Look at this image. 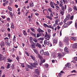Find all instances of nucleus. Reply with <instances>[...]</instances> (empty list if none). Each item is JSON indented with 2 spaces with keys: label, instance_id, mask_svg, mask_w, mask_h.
Here are the masks:
<instances>
[{
  "label": "nucleus",
  "instance_id": "27",
  "mask_svg": "<svg viewBox=\"0 0 77 77\" xmlns=\"http://www.w3.org/2000/svg\"><path fill=\"white\" fill-rule=\"evenodd\" d=\"M72 21H69L67 22V24L68 25V26H69V25H70V24H72Z\"/></svg>",
  "mask_w": 77,
  "mask_h": 77
},
{
  "label": "nucleus",
  "instance_id": "6",
  "mask_svg": "<svg viewBox=\"0 0 77 77\" xmlns=\"http://www.w3.org/2000/svg\"><path fill=\"white\" fill-rule=\"evenodd\" d=\"M30 43H31V45L32 46V48H35V43L33 42H31Z\"/></svg>",
  "mask_w": 77,
  "mask_h": 77
},
{
  "label": "nucleus",
  "instance_id": "7",
  "mask_svg": "<svg viewBox=\"0 0 77 77\" xmlns=\"http://www.w3.org/2000/svg\"><path fill=\"white\" fill-rule=\"evenodd\" d=\"M64 51L66 52V53H69V51H68V49L67 47H66L64 48Z\"/></svg>",
  "mask_w": 77,
  "mask_h": 77
},
{
  "label": "nucleus",
  "instance_id": "21",
  "mask_svg": "<svg viewBox=\"0 0 77 77\" xmlns=\"http://www.w3.org/2000/svg\"><path fill=\"white\" fill-rule=\"evenodd\" d=\"M23 33L24 36H26L27 35V33L26 32V31L23 30Z\"/></svg>",
  "mask_w": 77,
  "mask_h": 77
},
{
  "label": "nucleus",
  "instance_id": "63",
  "mask_svg": "<svg viewBox=\"0 0 77 77\" xmlns=\"http://www.w3.org/2000/svg\"><path fill=\"white\" fill-rule=\"evenodd\" d=\"M67 20L66 18H65L64 20V23H66V20Z\"/></svg>",
  "mask_w": 77,
  "mask_h": 77
},
{
  "label": "nucleus",
  "instance_id": "59",
  "mask_svg": "<svg viewBox=\"0 0 77 77\" xmlns=\"http://www.w3.org/2000/svg\"><path fill=\"white\" fill-rule=\"evenodd\" d=\"M9 14L11 16H13V14H12V12L10 11Z\"/></svg>",
  "mask_w": 77,
  "mask_h": 77
},
{
  "label": "nucleus",
  "instance_id": "60",
  "mask_svg": "<svg viewBox=\"0 0 77 77\" xmlns=\"http://www.w3.org/2000/svg\"><path fill=\"white\" fill-rule=\"evenodd\" d=\"M74 59L75 60H76V61H77V57H74Z\"/></svg>",
  "mask_w": 77,
  "mask_h": 77
},
{
  "label": "nucleus",
  "instance_id": "10",
  "mask_svg": "<svg viewBox=\"0 0 77 77\" xmlns=\"http://www.w3.org/2000/svg\"><path fill=\"white\" fill-rule=\"evenodd\" d=\"M67 11L69 12H70L72 11V9L71 7H69L67 9Z\"/></svg>",
  "mask_w": 77,
  "mask_h": 77
},
{
  "label": "nucleus",
  "instance_id": "5",
  "mask_svg": "<svg viewBox=\"0 0 77 77\" xmlns=\"http://www.w3.org/2000/svg\"><path fill=\"white\" fill-rule=\"evenodd\" d=\"M68 41H69V39H68V37H65L64 40V42H66V43H67L68 44Z\"/></svg>",
  "mask_w": 77,
  "mask_h": 77
},
{
  "label": "nucleus",
  "instance_id": "31",
  "mask_svg": "<svg viewBox=\"0 0 77 77\" xmlns=\"http://www.w3.org/2000/svg\"><path fill=\"white\" fill-rule=\"evenodd\" d=\"M47 30L48 33H51V30L50 29L48 28L47 29Z\"/></svg>",
  "mask_w": 77,
  "mask_h": 77
},
{
  "label": "nucleus",
  "instance_id": "39",
  "mask_svg": "<svg viewBox=\"0 0 77 77\" xmlns=\"http://www.w3.org/2000/svg\"><path fill=\"white\" fill-rule=\"evenodd\" d=\"M55 8H56L57 10H59L60 9V7L58 5L56 6Z\"/></svg>",
  "mask_w": 77,
  "mask_h": 77
},
{
  "label": "nucleus",
  "instance_id": "46",
  "mask_svg": "<svg viewBox=\"0 0 77 77\" xmlns=\"http://www.w3.org/2000/svg\"><path fill=\"white\" fill-rule=\"evenodd\" d=\"M3 2L5 3L6 4H8V1H6V0H3Z\"/></svg>",
  "mask_w": 77,
  "mask_h": 77
},
{
  "label": "nucleus",
  "instance_id": "42",
  "mask_svg": "<svg viewBox=\"0 0 77 77\" xmlns=\"http://www.w3.org/2000/svg\"><path fill=\"white\" fill-rule=\"evenodd\" d=\"M47 42H48V41H47V40H45V41H44V45H46V44L47 45Z\"/></svg>",
  "mask_w": 77,
  "mask_h": 77
},
{
  "label": "nucleus",
  "instance_id": "28",
  "mask_svg": "<svg viewBox=\"0 0 77 77\" xmlns=\"http://www.w3.org/2000/svg\"><path fill=\"white\" fill-rule=\"evenodd\" d=\"M30 57H31L33 60H35V58L33 56V55H30Z\"/></svg>",
  "mask_w": 77,
  "mask_h": 77
},
{
  "label": "nucleus",
  "instance_id": "18",
  "mask_svg": "<svg viewBox=\"0 0 77 77\" xmlns=\"http://www.w3.org/2000/svg\"><path fill=\"white\" fill-rule=\"evenodd\" d=\"M59 45L60 47H62L63 46V43H62V42H61L60 41L59 42Z\"/></svg>",
  "mask_w": 77,
  "mask_h": 77
},
{
  "label": "nucleus",
  "instance_id": "48",
  "mask_svg": "<svg viewBox=\"0 0 77 77\" xmlns=\"http://www.w3.org/2000/svg\"><path fill=\"white\" fill-rule=\"evenodd\" d=\"M52 57H53V58H55L56 57V55L55 54H54L52 55Z\"/></svg>",
  "mask_w": 77,
  "mask_h": 77
},
{
  "label": "nucleus",
  "instance_id": "41",
  "mask_svg": "<svg viewBox=\"0 0 77 77\" xmlns=\"http://www.w3.org/2000/svg\"><path fill=\"white\" fill-rule=\"evenodd\" d=\"M7 21H8L9 23H10V21H11V19H10L9 17H8L7 18Z\"/></svg>",
  "mask_w": 77,
  "mask_h": 77
},
{
  "label": "nucleus",
  "instance_id": "47",
  "mask_svg": "<svg viewBox=\"0 0 77 77\" xmlns=\"http://www.w3.org/2000/svg\"><path fill=\"white\" fill-rule=\"evenodd\" d=\"M7 60L8 62H12V60H11L9 58L7 59Z\"/></svg>",
  "mask_w": 77,
  "mask_h": 77
},
{
  "label": "nucleus",
  "instance_id": "54",
  "mask_svg": "<svg viewBox=\"0 0 77 77\" xmlns=\"http://www.w3.org/2000/svg\"><path fill=\"white\" fill-rule=\"evenodd\" d=\"M38 39L40 40V41H43V40H44V38L41 37L39 38Z\"/></svg>",
  "mask_w": 77,
  "mask_h": 77
},
{
  "label": "nucleus",
  "instance_id": "15",
  "mask_svg": "<svg viewBox=\"0 0 77 77\" xmlns=\"http://www.w3.org/2000/svg\"><path fill=\"white\" fill-rule=\"evenodd\" d=\"M36 46L38 47L39 48H41V45L38 43H37L36 45Z\"/></svg>",
  "mask_w": 77,
  "mask_h": 77
},
{
  "label": "nucleus",
  "instance_id": "22",
  "mask_svg": "<svg viewBox=\"0 0 77 77\" xmlns=\"http://www.w3.org/2000/svg\"><path fill=\"white\" fill-rule=\"evenodd\" d=\"M30 29L32 31V32H33V33H35V30L33 28L31 27Z\"/></svg>",
  "mask_w": 77,
  "mask_h": 77
},
{
  "label": "nucleus",
  "instance_id": "32",
  "mask_svg": "<svg viewBox=\"0 0 77 77\" xmlns=\"http://www.w3.org/2000/svg\"><path fill=\"white\" fill-rule=\"evenodd\" d=\"M8 9L9 10V11H12V9L11 8V7L8 6Z\"/></svg>",
  "mask_w": 77,
  "mask_h": 77
},
{
  "label": "nucleus",
  "instance_id": "25",
  "mask_svg": "<svg viewBox=\"0 0 77 77\" xmlns=\"http://www.w3.org/2000/svg\"><path fill=\"white\" fill-rule=\"evenodd\" d=\"M59 21V19H57L55 20V23L57 25H58V23Z\"/></svg>",
  "mask_w": 77,
  "mask_h": 77
},
{
  "label": "nucleus",
  "instance_id": "50",
  "mask_svg": "<svg viewBox=\"0 0 77 77\" xmlns=\"http://www.w3.org/2000/svg\"><path fill=\"white\" fill-rule=\"evenodd\" d=\"M61 9L63 11H65V9H64V7L63 6L61 8Z\"/></svg>",
  "mask_w": 77,
  "mask_h": 77
},
{
  "label": "nucleus",
  "instance_id": "56",
  "mask_svg": "<svg viewBox=\"0 0 77 77\" xmlns=\"http://www.w3.org/2000/svg\"><path fill=\"white\" fill-rule=\"evenodd\" d=\"M55 14L57 16L55 17V18H58V16H57V15H58V14H57V13H56Z\"/></svg>",
  "mask_w": 77,
  "mask_h": 77
},
{
  "label": "nucleus",
  "instance_id": "2",
  "mask_svg": "<svg viewBox=\"0 0 77 77\" xmlns=\"http://www.w3.org/2000/svg\"><path fill=\"white\" fill-rule=\"evenodd\" d=\"M26 66L28 67V68H29V69H33V68H36V66L33 65L32 64H31V66H30L28 64H26Z\"/></svg>",
  "mask_w": 77,
  "mask_h": 77
},
{
  "label": "nucleus",
  "instance_id": "34",
  "mask_svg": "<svg viewBox=\"0 0 77 77\" xmlns=\"http://www.w3.org/2000/svg\"><path fill=\"white\" fill-rule=\"evenodd\" d=\"M40 52L41 54V55H43V53H44V50L42 49L40 50Z\"/></svg>",
  "mask_w": 77,
  "mask_h": 77
},
{
  "label": "nucleus",
  "instance_id": "3",
  "mask_svg": "<svg viewBox=\"0 0 77 77\" xmlns=\"http://www.w3.org/2000/svg\"><path fill=\"white\" fill-rule=\"evenodd\" d=\"M37 32H38L39 33H43L44 32V31L41 29L40 28H38L37 29Z\"/></svg>",
  "mask_w": 77,
  "mask_h": 77
},
{
  "label": "nucleus",
  "instance_id": "49",
  "mask_svg": "<svg viewBox=\"0 0 77 77\" xmlns=\"http://www.w3.org/2000/svg\"><path fill=\"white\" fill-rule=\"evenodd\" d=\"M73 18H74V15H72L71 17L70 18V20H72Z\"/></svg>",
  "mask_w": 77,
  "mask_h": 77
},
{
  "label": "nucleus",
  "instance_id": "24",
  "mask_svg": "<svg viewBox=\"0 0 77 77\" xmlns=\"http://www.w3.org/2000/svg\"><path fill=\"white\" fill-rule=\"evenodd\" d=\"M30 34L31 35L34 36V37H36V34L35 33H34L32 32H30Z\"/></svg>",
  "mask_w": 77,
  "mask_h": 77
},
{
  "label": "nucleus",
  "instance_id": "9",
  "mask_svg": "<svg viewBox=\"0 0 77 77\" xmlns=\"http://www.w3.org/2000/svg\"><path fill=\"white\" fill-rule=\"evenodd\" d=\"M71 17V15L69 14H68L66 16V18L67 20H69V18H70V17Z\"/></svg>",
  "mask_w": 77,
  "mask_h": 77
},
{
  "label": "nucleus",
  "instance_id": "44",
  "mask_svg": "<svg viewBox=\"0 0 77 77\" xmlns=\"http://www.w3.org/2000/svg\"><path fill=\"white\" fill-rule=\"evenodd\" d=\"M71 65V63H67V64L66 65V67H68V66H70Z\"/></svg>",
  "mask_w": 77,
  "mask_h": 77
},
{
  "label": "nucleus",
  "instance_id": "55",
  "mask_svg": "<svg viewBox=\"0 0 77 77\" xmlns=\"http://www.w3.org/2000/svg\"><path fill=\"white\" fill-rule=\"evenodd\" d=\"M2 50L3 52H5V48H2Z\"/></svg>",
  "mask_w": 77,
  "mask_h": 77
},
{
  "label": "nucleus",
  "instance_id": "45",
  "mask_svg": "<svg viewBox=\"0 0 77 77\" xmlns=\"http://www.w3.org/2000/svg\"><path fill=\"white\" fill-rule=\"evenodd\" d=\"M15 40H16V37H15V36H14L13 39V41L14 42V41H15Z\"/></svg>",
  "mask_w": 77,
  "mask_h": 77
},
{
  "label": "nucleus",
  "instance_id": "33",
  "mask_svg": "<svg viewBox=\"0 0 77 77\" xmlns=\"http://www.w3.org/2000/svg\"><path fill=\"white\" fill-rule=\"evenodd\" d=\"M60 14L62 16L63 15V14H64V12L63 11H62V10L60 11Z\"/></svg>",
  "mask_w": 77,
  "mask_h": 77
},
{
  "label": "nucleus",
  "instance_id": "40",
  "mask_svg": "<svg viewBox=\"0 0 77 77\" xmlns=\"http://www.w3.org/2000/svg\"><path fill=\"white\" fill-rule=\"evenodd\" d=\"M11 69H14V64H12L11 66Z\"/></svg>",
  "mask_w": 77,
  "mask_h": 77
},
{
  "label": "nucleus",
  "instance_id": "23",
  "mask_svg": "<svg viewBox=\"0 0 77 77\" xmlns=\"http://www.w3.org/2000/svg\"><path fill=\"white\" fill-rule=\"evenodd\" d=\"M53 43H54L55 44H57V40L56 39H54L53 40Z\"/></svg>",
  "mask_w": 77,
  "mask_h": 77
},
{
  "label": "nucleus",
  "instance_id": "19",
  "mask_svg": "<svg viewBox=\"0 0 77 77\" xmlns=\"http://www.w3.org/2000/svg\"><path fill=\"white\" fill-rule=\"evenodd\" d=\"M46 17V18H48L50 20H52V19H53V18H52V17H51V16H47Z\"/></svg>",
  "mask_w": 77,
  "mask_h": 77
},
{
  "label": "nucleus",
  "instance_id": "11",
  "mask_svg": "<svg viewBox=\"0 0 77 77\" xmlns=\"http://www.w3.org/2000/svg\"><path fill=\"white\" fill-rule=\"evenodd\" d=\"M62 73H63V71H61L58 74V76L59 77H62Z\"/></svg>",
  "mask_w": 77,
  "mask_h": 77
},
{
  "label": "nucleus",
  "instance_id": "12",
  "mask_svg": "<svg viewBox=\"0 0 77 77\" xmlns=\"http://www.w3.org/2000/svg\"><path fill=\"white\" fill-rule=\"evenodd\" d=\"M43 54L45 55V56H49V52L48 51H46L43 53Z\"/></svg>",
  "mask_w": 77,
  "mask_h": 77
},
{
  "label": "nucleus",
  "instance_id": "37",
  "mask_svg": "<svg viewBox=\"0 0 77 77\" xmlns=\"http://www.w3.org/2000/svg\"><path fill=\"white\" fill-rule=\"evenodd\" d=\"M55 4V3H54L52 2H50V6H52L53 5H54Z\"/></svg>",
  "mask_w": 77,
  "mask_h": 77
},
{
  "label": "nucleus",
  "instance_id": "30",
  "mask_svg": "<svg viewBox=\"0 0 77 77\" xmlns=\"http://www.w3.org/2000/svg\"><path fill=\"white\" fill-rule=\"evenodd\" d=\"M33 50L34 51V53H36V54H37L38 53V51H37V49L34 48L33 49Z\"/></svg>",
  "mask_w": 77,
  "mask_h": 77
},
{
  "label": "nucleus",
  "instance_id": "64",
  "mask_svg": "<svg viewBox=\"0 0 77 77\" xmlns=\"http://www.w3.org/2000/svg\"><path fill=\"white\" fill-rule=\"evenodd\" d=\"M50 42L49 41H48L47 45H49L50 44Z\"/></svg>",
  "mask_w": 77,
  "mask_h": 77
},
{
  "label": "nucleus",
  "instance_id": "17",
  "mask_svg": "<svg viewBox=\"0 0 77 77\" xmlns=\"http://www.w3.org/2000/svg\"><path fill=\"white\" fill-rule=\"evenodd\" d=\"M70 39L73 41H75L76 40V37H72L70 38Z\"/></svg>",
  "mask_w": 77,
  "mask_h": 77
},
{
  "label": "nucleus",
  "instance_id": "29",
  "mask_svg": "<svg viewBox=\"0 0 77 77\" xmlns=\"http://www.w3.org/2000/svg\"><path fill=\"white\" fill-rule=\"evenodd\" d=\"M45 37H46L45 39L47 40H48H48H49L50 39V35H48V36H45Z\"/></svg>",
  "mask_w": 77,
  "mask_h": 77
},
{
  "label": "nucleus",
  "instance_id": "8",
  "mask_svg": "<svg viewBox=\"0 0 77 77\" xmlns=\"http://www.w3.org/2000/svg\"><path fill=\"white\" fill-rule=\"evenodd\" d=\"M42 35H44V34H43V33H38L37 34V38H39V37L41 36Z\"/></svg>",
  "mask_w": 77,
  "mask_h": 77
},
{
  "label": "nucleus",
  "instance_id": "62",
  "mask_svg": "<svg viewBox=\"0 0 77 77\" xmlns=\"http://www.w3.org/2000/svg\"><path fill=\"white\" fill-rule=\"evenodd\" d=\"M62 24H63V22H61L59 23V25H60V26H62Z\"/></svg>",
  "mask_w": 77,
  "mask_h": 77
},
{
  "label": "nucleus",
  "instance_id": "14",
  "mask_svg": "<svg viewBox=\"0 0 77 77\" xmlns=\"http://www.w3.org/2000/svg\"><path fill=\"white\" fill-rule=\"evenodd\" d=\"M0 45L1 47L2 48V47H3L5 46V43H4L3 42H2L1 43Z\"/></svg>",
  "mask_w": 77,
  "mask_h": 77
},
{
  "label": "nucleus",
  "instance_id": "43",
  "mask_svg": "<svg viewBox=\"0 0 77 77\" xmlns=\"http://www.w3.org/2000/svg\"><path fill=\"white\" fill-rule=\"evenodd\" d=\"M25 69L26 71H28L29 70V67L27 66H26L25 67Z\"/></svg>",
  "mask_w": 77,
  "mask_h": 77
},
{
  "label": "nucleus",
  "instance_id": "16",
  "mask_svg": "<svg viewBox=\"0 0 77 77\" xmlns=\"http://www.w3.org/2000/svg\"><path fill=\"white\" fill-rule=\"evenodd\" d=\"M29 6L31 8H33L34 6V4H33V2H31L29 3Z\"/></svg>",
  "mask_w": 77,
  "mask_h": 77
},
{
  "label": "nucleus",
  "instance_id": "58",
  "mask_svg": "<svg viewBox=\"0 0 77 77\" xmlns=\"http://www.w3.org/2000/svg\"><path fill=\"white\" fill-rule=\"evenodd\" d=\"M48 11L49 12H50V13H51V12H52V11H51V9H50V8H49L48 9Z\"/></svg>",
  "mask_w": 77,
  "mask_h": 77
},
{
  "label": "nucleus",
  "instance_id": "1",
  "mask_svg": "<svg viewBox=\"0 0 77 77\" xmlns=\"http://www.w3.org/2000/svg\"><path fill=\"white\" fill-rule=\"evenodd\" d=\"M66 53L64 52H59L57 54L58 57L59 59L62 58L64 55H65Z\"/></svg>",
  "mask_w": 77,
  "mask_h": 77
},
{
  "label": "nucleus",
  "instance_id": "61",
  "mask_svg": "<svg viewBox=\"0 0 77 77\" xmlns=\"http://www.w3.org/2000/svg\"><path fill=\"white\" fill-rule=\"evenodd\" d=\"M33 41L35 42H38V40L36 39H34V40H33Z\"/></svg>",
  "mask_w": 77,
  "mask_h": 77
},
{
  "label": "nucleus",
  "instance_id": "51",
  "mask_svg": "<svg viewBox=\"0 0 77 77\" xmlns=\"http://www.w3.org/2000/svg\"><path fill=\"white\" fill-rule=\"evenodd\" d=\"M45 66L46 68H48V64L46 63L45 64Z\"/></svg>",
  "mask_w": 77,
  "mask_h": 77
},
{
  "label": "nucleus",
  "instance_id": "38",
  "mask_svg": "<svg viewBox=\"0 0 77 77\" xmlns=\"http://www.w3.org/2000/svg\"><path fill=\"white\" fill-rule=\"evenodd\" d=\"M43 25H44V27H45V28H46V27H47V28L48 27V25H47V24L45 23H44L43 24Z\"/></svg>",
  "mask_w": 77,
  "mask_h": 77
},
{
  "label": "nucleus",
  "instance_id": "36",
  "mask_svg": "<svg viewBox=\"0 0 77 77\" xmlns=\"http://www.w3.org/2000/svg\"><path fill=\"white\" fill-rule=\"evenodd\" d=\"M63 27L64 28H66V27H68V25H67V23H65L63 25Z\"/></svg>",
  "mask_w": 77,
  "mask_h": 77
},
{
  "label": "nucleus",
  "instance_id": "4",
  "mask_svg": "<svg viewBox=\"0 0 77 77\" xmlns=\"http://www.w3.org/2000/svg\"><path fill=\"white\" fill-rule=\"evenodd\" d=\"M39 67H37V69H35V72L36 73L37 75H39Z\"/></svg>",
  "mask_w": 77,
  "mask_h": 77
},
{
  "label": "nucleus",
  "instance_id": "53",
  "mask_svg": "<svg viewBox=\"0 0 77 77\" xmlns=\"http://www.w3.org/2000/svg\"><path fill=\"white\" fill-rule=\"evenodd\" d=\"M73 8H74L75 11H77V7H76V6H74Z\"/></svg>",
  "mask_w": 77,
  "mask_h": 77
},
{
  "label": "nucleus",
  "instance_id": "57",
  "mask_svg": "<svg viewBox=\"0 0 77 77\" xmlns=\"http://www.w3.org/2000/svg\"><path fill=\"white\" fill-rule=\"evenodd\" d=\"M11 28L12 29H15V27H14V25H11Z\"/></svg>",
  "mask_w": 77,
  "mask_h": 77
},
{
  "label": "nucleus",
  "instance_id": "35",
  "mask_svg": "<svg viewBox=\"0 0 77 77\" xmlns=\"http://www.w3.org/2000/svg\"><path fill=\"white\" fill-rule=\"evenodd\" d=\"M29 39L30 40V42H33V41L34 39L32 37H30L29 38Z\"/></svg>",
  "mask_w": 77,
  "mask_h": 77
},
{
  "label": "nucleus",
  "instance_id": "20",
  "mask_svg": "<svg viewBox=\"0 0 77 77\" xmlns=\"http://www.w3.org/2000/svg\"><path fill=\"white\" fill-rule=\"evenodd\" d=\"M2 54H0V60H3V57Z\"/></svg>",
  "mask_w": 77,
  "mask_h": 77
},
{
  "label": "nucleus",
  "instance_id": "26",
  "mask_svg": "<svg viewBox=\"0 0 77 77\" xmlns=\"http://www.w3.org/2000/svg\"><path fill=\"white\" fill-rule=\"evenodd\" d=\"M11 68V65H10V64L9 63H8L7 66V68L9 69V68Z\"/></svg>",
  "mask_w": 77,
  "mask_h": 77
},
{
  "label": "nucleus",
  "instance_id": "52",
  "mask_svg": "<svg viewBox=\"0 0 77 77\" xmlns=\"http://www.w3.org/2000/svg\"><path fill=\"white\" fill-rule=\"evenodd\" d=\"M4 39L5 40V41H7L8 39H9V38L8 37H6L4 38Z\"/></svg>",
  "mask_w": 77,
  "mask_h": 77
},
{
  "label": "nucleus",
  "instance_id": "13",
  "mask_svg": "<svg viewBox=\"0 0 77 77\" xmlns=\"http://www.w3.org/2000/svg\"><path fill=\"white\" fill-rule=\"evenodd\" d=\"M32 64L33 65H34V66H36V65H38V62H37V61H34V63Z\"/></svg>",
  "mask_w": 77,
  "mask_h": 77
}]
</instances>
